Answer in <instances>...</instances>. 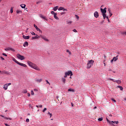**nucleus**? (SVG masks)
I'll use <instances>...</instances> for the list:
<instances>
[{"label": "nucleus", "instance_id": "1", "mask_svg": "<svg viewBox=\"0 0 126 126\" xmlns=\"http://www.w3.org/2000/svg\"><path fill=\"white\" fill-rule=\"evenodd\" d=\"M13 62H15L16 63H17V64H19V65H21V66H24V67H27V65L24 63H20L17 60H16L15 59H13Z\"/></svg>", "mask_w": 126, "mask_h": 126}, {"label": "nucleus", "instance_id": "2", "mask_svg": "<svg viewBox=\"0 0 126 126\" xmlns=\"http://www.w3.org/2000/svg\"><path fill=\"white\" fill-rule=\"evenodd\" d=\"M94 63V60H91L90 61H89L87 63V68H90L91 66L93 65Z\"/></svg>", "mask_w": 126, "mask_h": 126}, {"label": "nucleus", "instance_id": "3", "mask_svg": "<svg viewBox=\"0 0 126 126\" xmlns=\"http://www.w3.org/2000/svg\"><path fill=\"white\" fill-rule=\"evenodd\" d=\"M72 76V75H73V74H72V71H69L67 72H65V75L64 76V78H66V77H67V76Z\"/></svg>", "mask_w": 126, "mask_h": 126}, {"label": "nucleus", "instance_id": "4", "mask_svg": "<svg viewBox=\"0 0 126 126\" xmlns=\"http://www.w3.org/2000/svg\"><path fill=\"white\" fill-rule=\"evenodd\" d=\"M107 122L109 123L110 125H114V124H116V125H118L119 124V121H111L110 120H108V119H106Z\"/></svg>", "mask_w": 126, "mask_h": 126}, {"label": "nucleus", "instance_id": "5", "mask_svg": "<svg viewBox=\"0 0 126 126\" xmlns=\"http://www.w3.org/2000/svg\"><path fill=\"white\" fill-rule=\"evenodd\" d=\"M17 58L21 61H23V60H25V58L24 56L21 55L20 54H17Z\"/></svg>", "mask_w": 126, "mask_h": 126}, {"label": "nucleus", "instance_id": "6", "mask_svg": "<svg viewBox=\"0 0 126 126\" xmlns=\"http://www.w3.org/2000/svg\"><path fill=\"white\" fill-rule=\"evenodd\" d=\"M9 85H11V83H8L3 85V89L5 90H7V88H8V86H9Z\"/></svg>", "mask_w": 126, "mask_h": 126}, {"label": "nucleus", "instance_id": "7", "mask_svg": "<svg viewBox=\"0 0 126 126\" xmlns=\"http://www.w3.org/2000/svg\"><path fill=\"white\" fill-rule=\"evenodd\" d=\"M35 81L37 83H41V82H42L43 81V79H39L38 78H36L35 79Z\"/></svg>", "mask_w": 126, "mask_h": 126}, {"label": "nucleus", "instance_id": "8", "mask_svg": "<svg viewBox=\"0 0 126 126\" xmlns=\"http://www.w3.org/2000/svg\"><path fill=\"white\" fill-rule=\"evenodd\" d=\"M32 68H33L34 69H35L36 70H40V68L38 67L36 65V64H33L32 66Z\"/></svg>", "mask_w": 126, "mask_h": 126}, {"label": "nucleus", "instance_id": "9", "mask_svg": "<svg viewBox=\"0 0 126 126\" xmlns=\"http://www.w3.org/2000/svg\"><path fill=\"white\" fill-rule=\"evenodd\" d=\"M100 10H101L102 14H106V12H107V8L105 7L104 9L100 8Z\"/></svg>", "mask_w": 126, "mask_h": 126}, {"label": "nucleus", "instance_id": "10", "mask_svg": "<svg viewBox=\"0 0 126 126\" xmlns=\"http://www.w3.org/2000/svg\"><path fill=\"white\" fill-rule=\"evenodd\" d=\"M5 51H12V52H15V50L11 47H8L7 48H5Z\"/></svg>", "mask_w": 126, "mask_h": 126}, {"label": "nucleus", "instance_id": "11", "mask_svg": "<svg viewBox=\"0 0 126 126\" xmlns=\"http://www.w3.org/2000/svg\"><path fill=\"white\" fill-rule=\"evenodd\" d=\"M35 36H33L32 37V40H35V39H39L40 38V36L38 35V34H35Z\"/></svg>", "mask_w": 126, "mask_h": 126}, {"label": "nucleus", "instance_id": "12", "mask_svg": "<svg viewBox=\"0 0 126 126\" xmlns=\"http://www.w3.org/2000/svg\"><path fill=\"white\" fill-rule=\"evenodd\" d=\"M58 10H63V11H67V9H64L63 7H60L58 9Z\"/></svg>", "mask_w": 126, "mask_h": 126}, {"label": "nucleus", "instance_id": "13", "mask_svg": "<svg viewBox=\"0 0 126 126\" xmlns=\"http://www.w3.org/2000/svg\"><path fill=\"white\" fill-rule=\"evenodd\" d=\"M94 17H95V18H98V17H99V13L97 11H95L94 13Z\"/></svg>", "mask_w": 126, "mask_h": 126}, {"label": "nucleus", "instance_id": "14", "mask_svg": "<svg viewBox=\"0 0 126 126\" xmlns=\"http://www.w3.org/2000/svg\"><path fill=\"white\" fill-rule=\"evenodd\" d=\"M39 17H40V18H42V19H44V20H46V21H48V19L46 18V17L44 16L43 15L40 14L39 15Z\"/></svg>", "mask_w": 126, "mask_h": 126}, {"label": "nucleus", "instance_id": "15", "mask_svg": "<svg viewBox=\"0 0 126 126\" xmlns=\"http://www.w3.org/2000/svg\"><path fill=\"white\" fill-rule=\"evenodd\" d=\"M40 37L42 39L44 40L45 41H46L47 42H49V39H48L46 37L43 36L42 35H40Z\"/></svg>", "mask_w": 126, "mask_h": 126}, {"label": "nucleus", "instance_id": "16", "mask_svg": "<svg viewBox=\"0 0 126 126\" xmlns=\"http://www.w3.org/2000/svg\"><path fill=\"white\" fill-rule=\"evenodd\" d=\"M23 39H25V40H28V39H29L30 38V36L23 35Z\"/></svg>", "mask_w": 126, "mask_h": 126}, {"label": "nucleus", "instance_id": "17", "mask_svg": "<svg viewBox=\"0 0 126 126\" xmlns=\"http://www.w3.org/2000/svg\"><path fill=\"white\" fill-rule=\"evenodd\" d=\"M28 63L29 65L31 66V67H32L33 65H34V63H32L31 62L28 61Z\"/></svg>", "mask_w": 126, "mask_h": 126}, {"label": "nucleus", "instance_id": "18", "mask_svg": "<svg viewBox=\"0 0 126 126\" xmlns=\"http://www.w3.org/2000/svg\"><path fill=\"white\" fill-rule=\"evenodd\" d=\"M58 9L59 6H56V7L53 8V10H54V11H57V10H58Z\"/></svg>", "mask_w": 126, "mask_h": 126}, {"label": "nucleus", "instance_id": "19", "mask_svg": "<svg viewBox=\"0 0 126 126\" xmlns=\"http://www.w3.org/2000/svg\"><path fill=\"white\" fill-rule=\"evenodd\" d=\"M28 45H29V44L28 43V42L27 41L25 42L23 44V46L24 47H26V46L27 47V46H28Z\"/></svg>", "mask_w": 126, "mask_h": 126}, {"label": "nucleus", "instance_id": "20", "mask_svg": "<svg viewBox=\"0 0 126 126\" xmlns=\"http://www.w3.org/2000/svg\"><path fill=\"white\" fill-rule=\"evenodd\" d=\"M0 117H2V118H4V119H6V120H10V121H11L12 119L10 118L7 117H4L3 115H0Z\"/></svg>", "mask_w": 126, "mask_h": 126}, {"label": "nucleus", "instance_id": "21", "mask_svg": "<svg viewBox=\"0 0 126 126\" xmlns=\"http://www.w3.org/2000/svg\"><path fill=\"white\" fill-rule=\"evenodd\" d=\"M114 82H116L118 84H121V83H122V81H121L120 80H115Z\"/></svg>", "mask_w": 126, "mask_h": 126}, {"label": "nucleus", "instance_id": "22", "mask_svg": "<svg viewBox=\"0 0 126 126\" xmlns=\"http://www.w3.org/2000/svg\"><path fill=\"white\" fill-rule=\"evenodd\" d=\"M119 57V56H117L116 57H114L113 59L114 60V62H117V61H118V59H119L118 57Z\"/></svg>", "mask_w": 126, "mask_h": 126}, {"label": "nucleus", "instance_id": "23", "mask_svg": "<svg viewBox=\"0 0 126 126\" xmlns=\"http://www.w3.org/2000/svg\"><path fill=\"white\" fill-rule=\"evenodd\" d=\"M54 17L55 19H56L57 20H59V17H58V16H57V13H56L55 14V15H54Z\"/></svg>", "mask_w": 126, "mask_h": 126}, {"label": "nucleus", "instance_id": "24", "mask_svg": "<svg viewBox=\"0 0 126 126\" xmlns=\"http://www.w3.org/2000/svg\"><path fill=\"white\" fill-rule=\"evenodd\" d=\"M20 6L22 7V8H25L26 5L25 4H22L20 5Z\"/></svg>", "mask_w": 126, "mask_h": 126}, {"label": "nucleus", "instance_id": "25", "mask_svg": "<svg viewBox=\"0 0 126 126\" xmlns=\"http://www.w3.org/2000/svg\"><path fill=\"white\" fill-rule=\"evenodd\" d=\"M62 82H63V83H64V84L65 83V78H64V77H63L62 78Z\"/></svg>", "mask_w": 126, "mask_h": 126}, {"label": "nucleus", "instance_id": "26", "mask_svg": "<svg viewBox=\"0 0 126 126\" xmlns=\"http://www.w3.org/2000/svg\"><path fill=\"white\" fill-rule=\"evenodd\" d=\"M68 92H75L74 90L72 89H69L68 90Z\"/></svg>", "mask_w": 126, "mask_h": 126}, {"label": "nucleus", "instance_id": "27", "mask_svg": "<svg viewBox=\"0 0 126 126\" xmlns=\"http://www.w3.org/2000/svg\"><path fill=\"white\" fill-rule=\"evenodd\" d=\"M3 73H4V74H9V73L7 71H4L3 72Z\"/></svg>", "mask_w": 126, "mask_h": 126}, {"label": "nucleus", "instance_id": "28", "mask_svg": "<svg viewBox=\"0 0 126 126\" xmlns=\"http://www.w3.org/2000/svg\"><path fill=\"white\" fill-rule=\"evenodd\" d=\"M34 28H35L36 30H37L39 28H38V27H37V26H36V25L34 24L33 25Z\"/></svg>", "mask_w": 126, "mask_h": 126}, {"label": "nucleus", "instance_id": "29", "mask_svg": "<svg viewBox=\"0 0 126 126\" xmlns=\"http://www.w3.org/2000/svg\"><path fill=\"white\" fill-rule=\"evenodd\" d=\"M103 17V19H105L106 17H107L106 14H102Z\"/></svg>", "mask_w": 126, "mask_h": 126}, {"label": "nucleus", "instance_id": "30", "mask_svg": "<svg viewBox=\"0 0 126 126\" xmlns=\"http://www.w3.org/2000/svg\"><path fill=\"white\" fill-rule=\"evenodd\" d=\"M118 88H120V90H121V91H123V89H124V88L122 86H118Z\"/></svg>", "mask_w": 126, "mask_h": 126}, {"label": "nucleus", "instance_id": "31", "mask_svg": "<svg viewBox=\"0 0 126 126\" xmlns=\"http://www.w3.org/2000/svg\"><path fill=\"white\" fill-rule=\"evenodd\" d=\"M23 93H24L25 94H26V93H27V90H24L23 91Z\"/></svg>", "mask_w": 126, "mask_h": 126}, {"label": "nucleus", "instance_id": "32", "mask_svg": "<svg viewBox=\"0 0 126 126\" xmlns=\"http://www.w3.org/2000/svg\"><path fill=\"white\" fill-rule=\"evenodd\" d=\"M98 121H99V122H102V121H103V118H100L98 119Z\"/></svg>", "mask_w": 126, "mask_h": 126}, {"label": "nucleus", "instance_id": "33", "mask_svg": "<svg viewBox=\"0 0 126 126\" xmlns=\"http://www.w3.org/2000/svg\"><path fill=\"white\" fill-rule=\"evenodd\" d=\"M111 100H112V101L114 102V103H117V101L115 99L112 98Z\"/></svg>", "mask_w": 126, "mask_h": 126}, {"label": "nucleus", "instance_id": "34", "mask_svg": "<svg viewBox=\"0 0 126 126\" xmlns=\"http://www.w3.org/2000/svg\"><path fill=\"white\" fill-rule=\"evenodd\" d=\"M10 13H13V9L12 8H11Z\"/></svg>", "mask_w": 126, "mask_h": 126}, {"label": "nucleus", "instance_id": "35", "mask_svg": "<svg viewBox=\"0 0 126 126\" xmlns=\"http://www.w3.org/2000/svg\"><path fill=\"white\" fill-rule=\"evenodd\" d=\"M46 82H47V84H49V85H51V84L50 83V82H49V81L47 80H45Z\"/></svg>", "mask_w": 126, "mask_h": 126}, {"label": "nucleus", "instance_id": "36", "mask_svg": "<svg viewBox=\"0 0 126 126\" xmlns=\"http://www.w3.org/2000/svg\"><path fill=\"white\" fill-rule=\"evenodd\" d=\"M45 111H47V108H45L44 110L42 111L43 113H45Z\"/></svg>", "mask_w": 126, "mask_h": 126}, {"label": "nucleus", "instance_id": "37", "mask_svg": "<svg viewBox=\"0 0 126 126\" xmlns=\"http://www.w3.org/2000/svg\"><path fill=\"white\" fill-rule=\"evenodd\" d=\"M31 34H32V35H34V36L36 35V33H35V32H31Z\"/></svg>", "mask_w": 126, "mask_h": 126}, {"label": "nucleus", "instance_id": "38", "mask_svg": "<svg viewBox=\"0 0 126 126\" xmlns=\"http://www.w3.org/2000/svg\"><path fill=\"white\" fill-rule=\"evenodd\" d=\"M51 14H54V15H55L56 13H55L54 11H52L51 12Z\"/></svg>", "mask_w": 126, "mask_h": 126}, {"label": "nucleus", "instance_id": "39", "mask_svg": "<svg viewBox=\"0 0 126 126\" xmlns=\"http://www.w3.org/2000/svg\"><path fill=\"white\" fill-rule=\"evenodd\" d=\"M73 32H75V33L77 32V31L75 30V29L73 30Z\"/></svg>", "mask_w": 126, "mask_h": 126}, {"label": "nucleus", "instance_id": "40", "mask_svg": "<svg viewBox=\"0 0 126 126\" xmlns=\"http://www.w3.org/2000/svg\"><path fill=\"white\" fill-rule=\"evenodd\" d=\"M109 80H112V81H113V82H115V80H114V79L110 78L109 79Z\"/></svg>", "mask_w": 126, "mask_h": 126}, {"label": "nucleus", "instance_id": "41", "mask_svg": "<svg viewBox=\"0 0 126 126\" xmlns=\"http://www.w3.org/2000/svg\"><path fill=\"white\" fill-rule=\"evenodd\" d=\"M20 12H22L21 11H20V10H17V13H20Z\"/></svg>", "mask_w": 126, "mask_h": 126}, {"label": "nucleus", "instance_id": "42", "mask_svg": "<svg viewBox=\"0 0 126 126\" xmlns=\"http://www.w3.org/2000/svg\"><path fill=\"white\" fill-rule=\"evenodd\" d=\"M29 119H27L26 122V123H29Z\"/></svg>", "mask_w": 126, "mask_h": 126}, {"label": "nucleus", "instance_id": "43", "mask_svg": "<svg viewBox=\"0 0 126 126\" xmlns=\"http://www.w3.org/2000/svg\"><path fill=\"white\" fill-rule=\"evenodd\" d=\"M31 94L34 95V92H33V91H31Z\"/></svg>", "mask_w": 126, "mask_h": 126}, {"label": "nucleus", "instance_id": "44", "mask_svg": "<svg viewBox=\"0 0 126 126\" xmlns=\"http://www.w3.org/2000/svg\"><path fill=\"white\" fill-rule=\"evenodd\" d=\"M37 31H39V32H40V33H42V31H41V30H40V29H38Z\"/></svg>", "mask_w": 126, "mask_h": 126}, {"label": "nucleus", "instance_id": "45", "mask_svg": "<svg viewBox=\"0 0 126 126\" xmlns=\"http://www.w3.org/2000/svg\"><path fill=\"white\" fill-rule=\"evenodd\" d=\"M75 16H76L77 19H79V17L78 15H76Z\"/></svg>", "mask_w": 126, "mask_h": 126}, {"label": "nucleus", "instance_id": "46", "mask_svg": "<svg viewBox=\"0 0 126 126\" xmlns=\"http://www.w3.org/2000/svg\"><path fill=\"white\" fill-rule=\"evenodd\" d=\"M122 34L123 35H126V32H122Z\"/></svg>", "mask_w": 126, "mask_h": 126}, {"label": "nucleus", "instance_id": "47", "mask_svg": "<svg viewBox=\"0 0 126 126\" xmlns=\"http://www.w3.org/2000/svg\"><path fill=\"white\" fill-rule=\"evenodd\" d=\"M3 56H5V57H7V55L5 53L2 54Z\"/></svg>", "mask_w": 126, "mask_h": 126}, {"label": "nucleus", "instance_id": "48", "mask_svg": "<svg viewBox=\"0 0 126 126\" xmlns=\"http://www.w3.org/2000/svg\"><path fill=\"white\" fill-rule=\"evenodd\" d=\"M33 91H34V92H38V89H34L33 90Z\"/></svg>", "mask_w": 126, "mask_h": 126}, {"label": "nucleus", "instance_id": "49", "mask_svg": "<svg viewBox=\"0 0 126 126\" xmlns=\"http://www.w3.org/2000/svg\"><path fill=\"white\" fill-rule=\"evenodd\" d=\"M108 12H109V13H111L112 12H111V9H108Z\"/></svg>", "mask_w": 126, "mask_h": 126}, {"label": "nucleus", "instance_id": "50", "mask_svg": "<svg viewBox=\"0 0 126 126\" xmlns=\"http://www.w3.org/2000/svg\"><path fill=\"white\" fill-rule=\"evenodd\" d=\"M0 59L2 60V61H4V58H2V57H0Z\"/></svg>", "mask_w": 126, "mask_h": 126}, {"label": "nucleus", "instance_id": "51", "mask_svg": "<svg viewBox=\"0 0 126 126\" xmlns=\"http://www.w3.org/2000/svg\"><path fill=\"white\" fill-rule=\"evenodd\" d=\"M106 18L108 19V21H110V20H109V17L106 16Z\"/></svg>", "mask_w": 126, "mask_h": 126}, {"label": "nucleus", "instance_id": "52", "mask_svg": "<svg viewBox=\"0 0 126 126\" xmlns=\"http://www.w3.org/2000/svg\"><path fill=\"white\" fill-rule=\"evenodd\" d=\"M42 105H38V108H42Z\"/></svg>", "mask_w": 126, "mask_h": 126}, {"label": "nucleus", "instance_id": "53", "mask_svg": "<svg viewBox=\"0 0 126 126\" xmlns=\"http://www.w3.org/2000/svg\"><path fill=\"white\" fill-rule=\"evenodd\" d=\"M29 30V29L27 28V30L26 31V33H27L28 32V30Z\"/></svg>", "mask_w": 126, "mask_h": 126}, {"label": "nucleus", "instance_id": "54", "mask_svg": "<svg viewBox=\"0 0 126 126\" xmlns=\"http://www.w3.org/2000/svg\"><path fill=\"white\" fill-rule=\"evenodd\" d=\"M5 126H10V125L7 124H4Z\"/></svg>", "mask_w": 126, "mask_h": 126}, {"label": "nucleus", "instance_id": "55", "mask_svg": "<svg viewBox=\"0 0 126 126\" xmlns=\"http://www.w3.org/2000/svg\"><path fill=\"white\" fill-rule=\"evenodd\" d=\"M109 14H110V17L112 16V15H113V14H112V12L111 13H109Z\"/></svg>", "mask_w": 126, "mask_h": 126}, {"label": "nucleus", "instance_id": "56", "mask_svg": "<svg viewBox=\"0 0 126 126\" xmlns=\"http://www.w3.org/2000/svg\"><path fill=\"white\" fill-rule=\"evenodd\" d=\"M114 59H113L112 60H111V63H113V62H114Z\"/></svg>", "mask_w": 126, "mask_h": 126}, {"label": "nucleus", "instance_id": "57", "mask_svg": "<svg viewBox=\"0 0 126 126\" xmlns=\"http://www.w3.org/2000/svg\"><path fill=\"white\" fill-rule=\"evenodd\" d=\"M64 13H65L64 12H62L61 13V15H63L64 14Z\"/></svg>", "mask_w": 126, "mask_h": 126}, {"label": "nucleus", "instance_id": "58", "mask_svg": "<svg viewBox=\"0 0 126 126\" xmlns=\"http://www.w3.org/2000/svg\"><path fill=\"white\" fill-rule=\"evenodd\" d=\"M28 97H30V94L28 93Z\"/></svg>", "mask_w": 126, "mask_h": 126}, {"label": "nucleus", "instance_id": "59", "mask_svg": "<svg viewBox=\"0 0 126 126\" xmlns=\"http://www.w3.org/2000/svg\"><path fill=\"white\" fill-rule=\"evenodd\" d=\"M50 118H52V116H53V115L52 114V113L50 114Z\"/></svg>", "mask_w": 126, "mask_h": 126}, {"label": "nucleus", "instance_id": "60", "mask_svg": "<svg viewBox=\"0 0 126 126\" xmlns=\"http://www.w3.org/2000/svg\"><path fill=\"white\" fill-rule=\"evenodd\" d=\"M68 54L69 55H71V53H70V51H69Z\"/></svg>", "mask_w": 126, "mask_h": 126}, {"label": "nucleus", "instance_id": "61", "mask_svg": "<svg viewBox=\"0 0 126 126\" xmlns=\"http://www.w3.org/2000/svg\"><path fill=\"white\" fill-rule=\"evenodd\" d=\"M94 109H97V107L95 106V107H94Z\"/></svg>", "mask_w": 126, "mask_h": 126}, {"label": "nucleus", "instance_id": "62", "mask_svg": "<svg viewBox=\"0 0 126 126\" xmlns=\"http://www.w3.org/2000/svg\"><path fill=\"white\" fill-rule=\"evenodd\" d=\"M68 24H71V22H69Z\"/></svg>", "mask_w": 126, "mask_h": 126}, {"label": "nucleus", "instance_id": "63", "mask_svg": "<svg viewBox=\"0 0 126 126\" xmlns=\"http://www.w3.org/2000/svg\"><path fill=\"white\" fill-rule=\"evenodd\" d=\"M71 106L72 107H73V103H71Z\"/></svg>", "mask_w": 126, "mask_h": 126}, {"label": "nucleus", "instance_id": "64", "mask_svg": "<svg viewBox=\"0 0 126 126\" xmlns=\"http://www.w3.org/2000/svg\"><path fill=\"white\" fill-rule=\"evenodd\" d=\"M67 53H69L70 52L69 50H66Z\"/></svg>", "mask_w": 126, "mask_h": 126}]
</instances>
